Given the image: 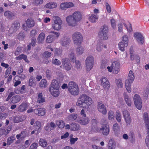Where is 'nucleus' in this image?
Segmentation results:
<instances>
[{"label": "nucleus", "instance_id": "obj_15", "mask_svg": "<svg viewBox=\"0 0 149 149\" xmlns=\"http://www.w3.org/2000/svg\"><path fill=\"white\" fill-rule=\"evenodd\" d=\"M89 120L87 117H78L77 119V122L81 125H85L87 124Z\"/></svg>", "mask_w": 149, "mask_h": 149}, {"label": "nucleus", "instance_id": "obj_9", "mask_svg": "<svg viewBox=\"0 0 149 149\" xmlns=\"http://www.w3.org/2000/svg\"><path fill=\"white\" fill-rule=\"evenodd\" d=\"M133 100L135 105L136 108L139 109H140L142 106V100L140 96L135 94L133 97Z\"/></svg>", "mask_w": 149, "mask_h": 149}, {"label": "nucleus", "instance_id": "obj_38", "mask_svg": "<svg viewBox=\"0 0 149 149\" xmlns=\"http://www.w3.org/2000/svg\"><path fill=\"white\" fill-rule=\"evenodd\" d=\"M80 126L75 123H73L70 124V130L73 131H76L79 129Z\"/></svg>", "mask_w": 149, "mask_h": 149}, {"label": "nucleus", "instance_id": "obj_63", "mask_svg": "<svg viewBox=\"0 0 149 149\" xmlns=\"http://www.w3.org/2000/svg\"><path fill=\"white\" fill-rule=\"evenodd\" d=\"M11 68H8L6 70L5 74V77L6 78H7L10 72V70Z\"/></svg>", "mask_w": 149, "mask_h": 149}, {"label": "nucleus", "instance_id": "obj_56", "mask_svg": "<svg viewBox=\"0 0 149 149\" xmlns=\"http://www.w3.org/2000/svg\"><path fill=\"white\" fill-rule=\"evenodd\" d=\"M52 62L53 64L57 65H60L61 64L60 61L56 58L52 59Z\"/></svg>", "mask_w": 149, "mask_h": 149}, {"label": "nucleus", "instance_id": "obj_35", "mask_svg": "<svg viewBox=\"0 0 149 149\" xmlns=\"http://www.w3.org/2000/svg\"><path fill=\"white\" fill-rule=\"evenodd\" d=\"M84 51V47L82 46L78 47L76 49V52L78 55H80L83 53Z\"/></svg>", "mask_w": 149, "mask_h": 149}, {"label": "nucleus", "instance_id": "obj_2", "mask_svg": "<svg viewBox=\"0 0 149 149\" xmlns=\"http://www.w3.org/2000/svg\"><path fill=\"white\" fill-rule=\"evenodd\" d=\"M68 89L70 93L73 95H77L79 94V89L78 86L73 81H70L69 83Z\"/></svg>", "mask_w": 149, "mask_h": 149}, {"label": "nucleus", "instance_id": "obj_16", "mask_svg": "<svg viewBox=\"0 0 149 149\" xmlns=\"http://www.w3.org/2000/svg\"><path fill=\"white\" fill-rule=\"evenodd\" d=\"M71 15L77 23L80 22L82 19V15L79 11H76Z\"/></svg>", "mask_w": 149, "mask_h": 149}, {"label": "nucleus", "instance_id": "obj_59", "mask_svg": "<svg viewBox=\"0 0 149 149\" xmlns=\"http://www.w3.org/2000/svg\"><path fill=\"white\" fill-rule=\"evenodd\" d=\"M62 50L61 49L56 48L55 50V54L57 55H59L61 54Z\"/></svg>", "mask_w": 149, "mask_h": 149}, {"label": "nucleus", "instance_id": "obj_1", "mask_svg": "<svg viewBox=\"0 0 149 149\" xmlns=\"http://www.w3.org/2000/svg\"><path fill=\"white\" fill-rule=\"evenodd\" d=\"M93 102L91 98L86 94H83L79 98L76 105L79 107L86 108L90 106Z\"/></svg>", "mask_w": 149, "mask_h": 149}, {"label": "nucleus", "instance_id": "obj_41", "mask_svg": "<svg viewBox=\"0 0 149 149\" xmlns=\"http://www.w3.org/2000/svg\"><path fill=\"white\" fill-rule=\"evenodd\" d=\"M143 119L146 125H148L149 124V118L148 114L146 113H145L143 114Z\"/></svg>", "mask_w": 149, "mask_h": 149}, {"label": "nucleus", "instance_id": "obj_29", "mask_svg": "<svg viewBox=\"0 0 149 149\" xmlns=\"http://www.w3.org/2000/svg\"><path fill=\"white\" fill-rule=\"evenodd\" d=\"M60 86L58 83L57 80L55 79L53 80L50 85L49 88H59Z\"/></svg>", "mask_w": 149, "mask_h": 149}, {"label": "nucleus", "instance_id": "obj_49", "mask_svg": "<svg viewBox=\"0 0 149 149\" xmlns=\"http://www.w3.org/2000/svg\"><path fill=\"white\" fill-rule=\"evenodd\" d=\"M86 62L90 63H94V59L93 57L92 56H90L87 57L86 60Z\"/></svg>", "mask_w": 149, "mask_h": 149}, {"label": "nucleus", "instance_id": "obj_32", "mask_svg": "<svg viewBox=\"0 0 149 149\" xmlns=\"http://www.w3.org/2000/svg\"><path fill=\"white\" fill-rule=\"evenodd\" d=\"M45 102V98L42 95V93L38 94L37 102L39 103H42Z\"/></svg>", "mask_w": 149, "mask_h": 149}, {"label": "nucleus", "instance_id": "obj_21", "mask_svg": "<svg viewBox=\"0 0 149 149\" xmlns=\"http://www.w3.org/2000/svg\"><path fill=\"white\" fill-rule=\"evenodd\" d=\"M34 113L39 116H43L45 115L46 112V110L44 108H39L35 109L34 110Z\"/></svg>", "mask_w": 149, "mask_h": 149}, {"label": "nucleus", "instance_id": "obj_46", "mask_svg": "<svg viewBox=\"0 0 149 149\" xmlns=\"http://www.w3.org/2000/svg\"><path fill=\"white\" fill-rule=\"evenodd\" d=\"M35 79L33 76L30 77L29 80V84L30 86H33L35 84Z\"/></svg>", "mask_w": 149, "mask_h": 149}, {"label": "nucleus", "instance_id": "obj_13", "mask_svg": "<svg viewBox=\"0 0 149 149\" xmlns=\"http://www.w3.org/2000/svg\"><path fill=\"white\" fill-rule=\"evenodd\" d=\"M97 108L98 111L102 114L105 115L107 113V111L106 107L102 102H99L98 103Z\"/></svg>", "mask_w": 149, "mask_h": 149}, {"label": "nucleus", "instance_id": "obj_54", "mask_svg": "<svg viewBox=\"0 0 149 149\" xmlns=\"http://www.w3.org/2000/svg\"><path fill=\"white\" fill-rule=\"evenodd\" d=\"M125 121L127 125H130L131 123L132 119L131 116L124 118Z\"/></svg>", "mask_w": 149, "mask_h": 149}, {"label": "nucleus", "instance_id": "obj_33", "mask_svg": "<svg viewBox=\"0 0 149 149\" xmlns=\"http://www.w3.org/2000/svg\"><path fill=\"white\" fill-rule=\"evenodd\" d=\"M57 4L55 2H50L47 4L45 6V7L48 8H53L56 7Z\"/></svg>", "mask_w": 149, "mask_h": 149}, {"label": "nucleus", "instance_id": "obj_4", "mask_svg": "<svg viewBox=\"0 0 149 149\" xmlns=\"http://www.w3.org/2000/svg\"><path fill=\"white\" fill-rule=\"evenodd\" d=\"M134 75L133 72L130 70L128 74L127 79L125 81V86L126 89L128 93L131 91V84L134 80Z\"/></svg>", "mask_w": 149, "mask_h": 149}, {"label": "nucleus", "instance_id": "obj_51", "mask_svg": "<svg viewBox=\"0 0 149 149\" xmlns=\"http://www.w3.org/2000/svg\"><path fill=\"white\" fill-rule=\"evenodd\" d=\"M43 0H35L33 2V4L36 6H40L43 3Z\"/></svg>", "mask_w": 149, "mask_h": 149}, {"label": "nucleus", "instance_id": "obj_17", "mask_svg": "<svg viewBox=\"0 0 149 149\" xmlns=\"http://www.w3.org/2000/svg\"><path fill=\"white\" fill-rule=\"evenodd\" d=\"M134 37L139 44L142 45L144 43V38L141 34L140 33L136 32L134 34Z\"/></svg>", "mask_w": 149, "mask_h": 149}, {"label": "nucleus", "instance_id": "obj_50", "mask_svg": "<svg viewBox=\"0 0 149 149\" xmlns=\"http://www.w3.org/2000/svg\"><path fill=\"white\" fill-rule=\"evenodd\" d=\"M75 67L78 70H80L81 68V66L80 62L78 60H75Z\"/></svg>", "mask_w": 149, "mask_h": 149}, {"label": "nucleus", "instance_id": "obj_31", "mask_svg": "<svg viewBox=\"0 0 149 149\" xmlns=\"http://www.w3.org/2000/svg\"><path fill=\"white\" fill-rule=\"evenodd\" d=\"M55 40L54 35L52 34H50L47 37L46 42L47 43H50L53 42Z\"/></svg>", "mask_w": 149, "mask_h": 149}, {"label": "nucleus", "instance_id": "obj_8", "mask_svg": "<svg viewBox=\"0 0 149 149\" xmlns=\"http://www.w3.org/2000/svg\"><path fill=\"white\" fill-rule=\"evenodd\" d=\"M128 38L127 36H123L122 38V41L118 44V48L121 51H125V48L128 45Z\"/></svg>", "mask_w": 149, "mask_h": 149}, {"label": "nucleus", "instance_id": "obj_58", "mask_svg": "<svg viewBox=\"0 0 149 149\" xmlns=\"http://www.w3.org/2000/svg\"><path fill=\"white\" fill-rule=\"evenodd\" d=\"M51 56V53L50 52H45L43 54V57L47 58H49Z\"/></svg>", "mask_w": 149, "mask_h": 149}, {"label": "nucleus", "instance_id": "obj_60", "mask_svg": "<svg viewBox=\"0 0 149 149\" xmlns=\"http://www.w3.org/2000/svg\"><path fill=\"white\" fill-rule=\"evenodd\" d=\"M109 149H114L115 147V144L112 142L109 143L108 144Z\"/></svg>", "mask_w": 149, "mask_h": 149}, {"label": "nucleus", "instance_id": "obj_36", "mask_svg": "<svg viewBox=\"0 0 149 149\" xmlns=\"http://www.w3.org/2000/svg\"><path fill=\"white\" fill-rule=\"evenodd\" d=\"M20 25V24L18 22H15L13 24L11 28L14 31H16L19 28Z\"/></svg>", "mask_w": 149, "mask_h": 149}, {"label": "nucleus", "instance_id": "obj_22", "mask_svg": "<svg viewBox=\"0 0 149 149\" xmlns=\"http://www.w3.org/2000/svg\"><path fill=\"white\" fill-rule=\"evenodd\" d=\"M49 91L54 97H58L60 94L59 88H49Z\"/></svg>", "mask_w": 149, "mask_h": 149}, {"label": "nucleus", "instance_id": "obj_6", "mask_svg": "<svg viewBox=\"0 0 149 149\" xmlns=\"http://www.w3.org/2000/svg\"><path fill=\"white\" fill-rule=\"evenodd\" d=\"M120 63L118 62L114 61L112 63L111 65L107 66V69L109 72H112L114 74H117L120 70Z\"/></svg>", "mask_w": 149, "mask_h": 149}, {"label": "nucleus", "instance_id": "obj_25", "mask_svg": "<svg viewBox=\"0 0 149 149\" xmlns=\"http://www.w3.org/2000/svg\"><path fill=\"white\" fill-rule=\"evenodd\" d=\"M98 16L97 14H92L88 18L90 21L92 23H95L98 20Z\"/></svg>", "mask_w": 149, "mask_h": 149}, {"label": "nucleus", "instance_id": "obj_37", "mask_svg": "<svg viewBox=\"0 0 149 149\" xmlns=\"http://www.w3.org/2000/svg\"><path fill=\"white\" fill-rule=\"evenodd\" d=\"M15 59L18 60H21L23 59L27 63L29 62V61L27 58V56L24 54H21L19 56L16 57Z\"/></svg>", "mask_w": 149, "mask_h": 149}, {"label": "nucleus", "instance_id": "obj_19", "mask_svg": "<svg viewBox=\"0 0 149 149\" xmlns=\"http://www.w3.org/2000/svg\"><path fill=\"white\" fill-rule=\"evenodd\" d=\"M100 130L104 135L107 136L109 133V126L107 124L103 125L102 126V127L100 128Z\"/></svg>", "mask_w": 149, "mask_h": 149}, {"label": "nucleus", "instance_id": "obj_11", "mask_svg": "<svg viewBox=\"0 0 149 149\" xmlns=\"http://www.w3.org/2000/svg\"><path fill=\"white\" fill-rule=\"evenodd\" d=\"M74 4L71 2H66L61 3L60 6V8L63 10H66L67 8L74 7Z\"/></svg>", "mask_w": 149, "mask_h": 149}, {"label": "nucleus", "instance_id": "obj_20", "mask_svg": "<svg viewBox=\"0 0 149 149\" xmlns=\"http://www.w3.org/2000/svg\"><path fill=\"white\" fill-rule=\"evenodd\" d=\"M4 15L8 19L12 20L15 16V13L14 12L7 10L4 12Z\"/></svg>", "mask_w": 149, "mask_h": 149}, {"label": "nucleus", "instance_id": "obj_57", "mask_svg": "<svg viewBox=\"0 0 149 149\" xmlns=\"http://www.w3.org/2000/svg\"><path fill=\"white\" fill-rule=\"evenodd\" d=\"M78 116L77 114L72 113L70 116V118L72 120H76Z\"/></svg>", "mask_w": 149, "mask_h": 149}, {"label": "nucleus", "instance_id": "obj_24", "mask_svg": "<svg viewBox=\"0 0 149 149\" xmlns=\"http://www.w3.org/2000/svg\"><path fill=\"white\" fill-rule=\"evenodd\" d=\"M27 104L25 103H22L18 107L17 110L19 112H22L24 111L27 109Z\"/></svg>", "mask_w": 149, "mask_h": 149}, {"label": "nucleus", "instance_id": "obj_40", "mask_svg": "<svg viewBox=\"0 0 149 149\" xmlns=\"http://www.w3.org/2000/svg\"><path fill=\"white\" fill-rule=\"evenodd\" d=\"M21 100L20 96L16 95L13 96L12 98L11 102L13 103H16L19 102Z\"/></svg>", "mask_w": 149, "mask_h": 149}, {"label": "nucleus", "instance_id": "obj_52", "mask_svg": "<svg viewBox=\"0 0 149 149\" xmlns=\"http://www.w3.org/2000/svg\"><path fill=\"white\" fill-rule=\"evenodd\" d=\"M21 116H17L13 118V121L15 123H18L22 121V119Z\"/></svg>", "mask_w": 149, "mask_h": 149}, {"label": "nucleus", "instance_id": "obj_44", "mask_svg": "<svg viewBox=\"0 0 149 149\" xmlns=\"http://www.w3.org/2000/svg\"><path fill=\"white\" fill-rule=\"evenodd\" d=\"M47 85V81L45 79L41 80L39 84V86L41 88H45Z\"/></svg>", "mask_w": 149, "mask_h": 149}, {"label": "nucleus", "instance_id": "obj_7", "mask_svg": "<svg viewBox=\"0 0 149 149\" xmlns=\"http://www.w3.org/2000/svg\"><path fill=\"white\" fill-rule=\"evenodd\" d=\"M108 28L107 26L104 25L101 27L98 33L99 37L102 39L107 40L108 38Z\"/></svg>", "mask_w": 149, "mask_h": 149}, {"label": "nucleus", "instance_id": "obj_62", "mask_svg": "<svg viewBox=\"0 0 149 149\" xmlns=\"http://www.w3.org/2000/svg\"><path fill=\"white\" fill-rule=\"evenodd\" d=\"M35 125L36 128L38 130L39 129L41 126V123L39 121H36L35 123Z\"/></svg>", "mask_w": 149, "mask_h": 149}, {"label": "nucleus", "instance_id": "obj_26", "mask_svg": "<svg viewBox=\"0 0 149 149\" xmlns=\"http://www.w3.org/2000/svg\"><path fill=\"white\" fill-rule=\"evenodd\" d=\"M45 33L42 32L40 33L37 38L38 42L39 43H42L44 42L45 39Z\"/></svg>", "mask_w": 149, "mask_h": 149}, {"label": "nucleus", "instance_id": "obj_47", "mask_svg": "<svg viewBox=\"0 0 149 149\" xmlns=\"http://www.w3.org/2000/svg\"><path fill=\"white\" fill-rule=\"evenodd\" d=\"M124 24L128 32H131L132 31V26L131 24L127 22V23H124Z\"/></svg>", "mask_w": 149, "mask_h": 149}, {"label": "nucleus", "instance_id": "obj_53", "mask_svg": "<svg viewBox=\"0 0 149 149\" xmlns=\"http://www.w3.org/2000/svg\"><path fill=\"white\" fill-rule=\"evenodd\" d=\"M15 139V137L13 136H11L8 138L7 140V144L8 145H10L13 142Z\"/></svg>", "mask_w": 149, "mask_h": 149}, {"label": "nucleus", "instance_id": "obj_55", "mask_svg": "<svg viewBox=\"0 0 149 149\" xmlns=\"http://www.w3.org/2000/svg\"><path fill=\"white\" fill-rule=\"evenodd\" d=\"M113 112L111 111H110L108 113V118L109 120H112L114 118Z\"/></svg>", "mask_w": 149, "mask_h": 149}, {"label": "nucleus", "instance_id": "obj_18", "mask_svg": "<svg viewBox=\"0 0 149 149\" xmlns=\"http://www.w3.org/2000/svg\"><path fill=\"white\" fill-rule=\"evenodd\" d=\"M133 47H131L130 49V59L132 61L135 60L137 63L140 61V57L137 55L134 54L133 53Z\"/></svg>", "mask_w": 149, "mask_h": 149}, {"label": "nucleus", "instance_id": "obj_61", "mask_svg": "<svg viewBox=\"0 0 149 149\" xmlns=\"http://www.w3.org/2000/svg\"><path fill=\"white\" fill-rule=\"evenodd\" d=\"M52 34L54 35V37H55V39L58 38L59 37L60 33L59 32H56L55 31H52Z\"/></svg>", "mask_w": 149, "mask_h": 149}, {"label": "nucleus", "instance_id": "obj_28", "mask_svg": "<svg viewBox=\"0 0 149 149\" xmlns=\"http://www.w3.org/2000/svg\"><path fill=\"white\" fill-rule=\"evenodd\" d=\"M107 48V45L103 44L102 43L99 42L97 45L96 50L99 52H101L103 49V48Z\"/></svg>", "mask_w": 149, "mask_h": 149}, {"label": "nucleus", "instance_id": "obj_30", "mask_svg": "<svg viewBox=\"0 0 149 149\" xmlns=\"http://www.w3.org/2000/svg\"><path fill=\"white\" fill-rule=\"evenodd\" d=\"M26 26L29 28L33 27L35 25L34 21L31 19H28L26 21Z\"/></svg>", "mask_w": 149, "mask_h": 149}, {"label": "nucleus", "instance_id": "obj_23", "mask_svg": "<svg viewBox=\"0 0 149 149\" xmlns=\"http://www.w3.org/2000/svg\"><path fill=\"white\" fill-rule=\"evenodd\" d=\"M101 85L105 89L108 88L109 86V82L107 78L103 77L101 80Z\"/></svg>", "mask_w": 149, "mask_h": 149}, {"label": "nucleus", "instance_id": "obj_48", "mask_svg": "<svg viewBox=\"0 0 149 149\" xmlns=\"http://www.w3.org/2000/svg\"><path fill=\"white\" fill-rule=\"evenodd\" d=\"M122 113L124 118L131 116L129 112L127 110H123Z\"/></svg>", "mask_w": 149, "mask_h": 149}, {"label": "nucleus", "instance_id": "obj_34", "mask_svg": "<svg viewBox=\"0 0 149 149\" xmlns=\"http://www.w3.org/2000/svg\"><path fill=\"white\" fill-rule=\"evenodd\" d=\"M68 56L70 59L73 62L76 60V58L73 50L71 49L69 52Z\"/></svg>", "mask_w": 149, "mask_h": 149}, {"label": "nucleus", "instance_id": "obj_5", "mask_svg": "<svg viewBox=\"0 0 149 149\" xmlns=\"http://www.w3.org/2000/svg\"><path fill=\"white\" fill-rule=\"evenodd\" d=\"M72 38L74 44L77 45L81 44L83 41V36L79 32H76L72 35Z\"/></svg>", "mask_w": 149, "mask_h": 149}, {"label": "nucleus", "instance_id": "obj_42", "mask_svg": "<svg viewBox=\"0 0 149 149\" xmlns=\"http://www.w3.org/2000/svg\"><path fill=\"white\" fill-rule=\"evenodd\" d=\"M39 143L40 146L43 147H45L47 145V141L45 139L42 138L40 139Z\"/></svg>", "mask_w": 149, "mask_h": 149}, {"label": "nucleus", "instance_id": "obj_3", "mask_svg": "<svg viewBox=\"0 0 149 149\" xmlns=\"http://www.w3.org/2000/svg\"><path fill=\"white\" fill-rule=\"evenodd\" d=\"M62 21L58 17L54 16L53 17L52 23V28L56 31H59L62 27Z\"/></svg>", "mask_w": 149, "mask_h": 149}, {"label": "nucleus", "instance_id": "obj_12", "mask_svg": "<svg viewBox=\"0 0 149 149\" xmlns=\"http://www.w3.org/2000/svg\"><path fill=\"white\" fill-rule=\"evenodd\" d=\"M71 42L70 39L69 37L66 35H64L62 38L60 43L63 47H67L70 44Z\"/></svg>", "mask_w": 149, "mask_h": 149}, {"label": "nucleus", "instance_id": "obj_64", "mask_svg": "<svg viewBox=\"0 0 149 149\" xmlns=\"http://www.w3.org/2000/svg\"><path fill=\"white\" fill-rule=\"evenodd\" d=\"M38 146V144L36 143H33L30 146V149H36Z\"/></svg>", "mask_w": 149, "mask_h": 149}, {"label": "nucleus", "instance_id": "obj_10", "mask_svg": "<svg viewBox=\"0 0 149 149\" xmlns=\"http://www.w3.org/2000/svg\"><path fill=\"white\" fill-rule=\"evenodd\" d=\"M62 64L63 68L66 70L69 71L71 69L72 65L68 59L65 58L63 59Z\"/></svg>", "mask_w": 149, "mask_h": 149}, {"label": "nucleus", "instance_id": "obj_27", "mask_svg": "<svg viewBox=\"0 0 149 149\" xmlns=\"http://www.w3.org/2000/svg\"><path fill=\"white\" fill-rule=\"evenodd\" d=\"M125 100L128 106H130L132 104V101L131 99L128 95L126 93H124L123 94Z\"/></svg>", "mask_w": 149, "mask_h": 149}, {"label": "nucleus", "instance_id": "obj_45", "mask_svg": "<svg viewBox=\"0 0 149 149\" xmlns=\"http://www.w3.org/2000/svg\"><path fill=\"white\" fill-rule=\"evenodd\" d=\"M94 64L92 63L86 62V67L87 70L88 71H90L92 68Z\"/></svg>", "mask_w": 149, "mask_h": 149}, {"label": "nucleus", "instance_id": "obj_39", "mask_svg": "<svg viewBox=\"0 0 149 149\" xmlns=\"http://www.w3.org/2000/svg\"><path fill=\"white\" fill-rule=\"evenodd\" d=\"M56 125L60 128H63L65 126V124L64 122L61 120H58L56 122Z\"/></svg>", "mask_w": 149, "mask_h": 149}, {"label": "nucleus", "instance_id": "obj_14", "mask_svg": "<svg viewBox=\"0 0 149 149\" xmlns=\"http://www.w3.org/2000/svg\"><path fill=\"white\" fill-rule=\"evenodd\" d=\"M66 20L68 25L70 26H75L77 24L72 15L67 17L66 18Z\"/></svg>", "mask_w": 149, "mask_h": 149}, {"label": "nucleus", "instance_id": "obj_43", "mask_svg": "<svg viewBox=\"0 0 149 149\" xmlns=\"http://www.w3.org/2000/svg\"><path fill=\"white\" fill-rule=\"evenodd\" d=\"M116 118L118 122L120 123L121 122L122 118L121 114L119 111H117L116 112Z\"/></svg>", "mask_w": 149, "mask_h": 149}]
</instances>
